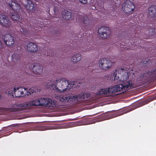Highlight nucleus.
<instances>
[{
  "mask_svg": "<svg viewBox=\"0 0 156 156\" xmlns=\"http://www.w3.org/2000/svg\"><path fill=\"white\" fill-rule=\"evenodd\" d=\"M83 83V80L80 81L76 80L70 83L69 80H67L66 78H62L53 81L51 84H48L47 87L51 90L53 89L56 92H61L68 89L69 84L74 85V87H79Z\"/></svg>",
  "mask_w": 156,
  "mask_h": 156,
  "instance_id": "1",
  "label": "nucleus"
},
{
  "mask_svg": "<svg viewBox=\"0 0 156 156\" xmlns=\"http://www.w3.org/2000/svg\"><path fill=\"white\" fill-rule=\"evenodd\" d=\"M90 97V94L88 93L82 92L79 95L74 94L68 95L66 96L63 97L62 101L69 105H73L76 103L78 101L82 100L86 101Z\"/></svg>",
  "mask_w": 156,
  "mask_h": 156,
  "instance_id": "2",
  "label": "nucleus"
},
{
  "mask_svg": "<svg viewBox=\"0 0 156 156\" xmlns=\"http://www.w3.org/2000/svg\"><path fill=\"white\" fill-rule=\"evenodd\" d=\"M10 0L7 3V6L9 10H12L14 12H12L10 11L9 14L14 22L19 20L20 16L18 13L21 12L22 8L19 4L12 0Z\"/></svg>",
  "mask_w": 156,
  "mask_h": 156,
  "instance_id": "3",
  "label": "nucleus"
},
{
  "mask_svg": "<svg viewBox=\"0 0 156 156\" xmlns=\"http://www.w3.org/2000/svg\"><path fill=\"white\" fill-rule=\"evenodd\" d=\"M36 101V106H45L48 108H53L55 106V102L54 101L47 98H40Z\"/></svg>",
  "mask_w": 156,
  "mask_h": 156,
  "instance_id": "4",
  "label": "nucleus"
},
{
  "mask_svg": "<svg viewBox=\"0 0 156 156\" xmlns=\"http://www.w3.org/2000/svg\"><path fill=\"white\" fill-rule=\"evenodd\" d=\"M139 79L144 83L155 80L156 79V69L141 74L139 77Z\"/></svg>",
  "mask_w": 156,
  "mask_h": 156,
  "instance_id": "5",
  "label": "nucleus"
},
{
  "mask_svg": "<svg viewBox=\"0 0 156 156\" xmlns=\"http://www.w3.org/2000/svg\"><path fill=\"white\" fill-rule=\"evenodd\" d=\"M113 87V91L114 93L119 91H125L126 90L130 89L132 87V84L131 81H124L122 83L117 84Z\"/></svg>",
  "mask_w": 156,
  "mask_h": 156,
  "instance_id": "6",
  "label": "nucleus"
},
{
  "mask_svg": "<svg viewBox=\"0 0 156 156\" xmlns=\"http://www.w3.org/2000/svg\"><path fill=\"white\" fill-rule=\"evenodd\" d=\"M18 26L20 27V35H21V36L22 38L25 39L26 37H27L29 35V28L34 29V26H32L31 24L30 25L28 24H25L20 22V23L19 24Z\"/></svg>",
  "mask_w": 156,
  "mask_h": 156,
  "instance_id": "7",
  "label": "nucleus"
},
{
  "mask_svg": "<svg viewBox=\"0 0 156 156\" xmlns=\"http://www.w3.org/2000/svg\"><path fill=\"white\" fill-rule=\"evenodd\" d=\"M135 7L134 4L129 0H126L124 2L122 7L124 12L130 14L133 13Z\"/></svg>",
  "mask_w": 156,
  "mask_h": 156,
  "instance_id": "8",
  "label": "nucleus"
},
{
  "mask_svg": "<svg viewBox=\"0 0 156 156\" xmlns=\"http://www.w3.org/2000/svg\"><path fill=\"white\" fill-rule=\"evenodd\" d=\"M26 90V88H23L22 87H19L16 88L14 87L13 88V90H11L8 91V94L10 95L14 96V94L15 96L17 97H20L22 95L24 96L25 95V91Z\"/></svg>",
  "mask_w": 156,
  "mask_h": 156,
  "instance_id": "9",
  "label": "nucleus"
},
{
  "mask_svg": "<svg viewBox=\"0 0 156 156\" xmlns=\"http://www.w3.org/2000/svg\"><path fill=\"white\" fill-rule=\"evenodd\" d=\"M99 63L100 67L104 70L110 68L112 65V62L109 59L105 58L101 59L99 61Z\"/></svg>",
  "mask_w": 156,
  "mask_h": 156,
  "instance_id": "10",
  "label": "nucleus"
},
{
  "mask_svg": "<svg viewBox=\"0 0 156 156\" xmlns=\"http://www.w3.org/2000/svg\"><path fill=\"white\" fill-rule=\"evenodd\" d=\"M98 32L101 37L104 38H108L110 34L109 28L106 27H101L98 30Z\"/></svg>",
  "mask_w": 156,
  "mask_h": 156,
  "instance_id": "11",
  "label": "nucleus"
},
{
  "mask_svg": "<svg viewBox=\"0 0 156 156\" xmlns=\"http://www.w3.org/2000/svg\"><path fill=\"white\" fill-rule=\"evenodd\" d=\"M76 21L79 23H83L84 24V26L85 29H86V27L87 28L90 25V21L86 16H80L78 17L76 19Z\"/></svg>",
  "mask_w": 156,
  "mask_h": 156,
  "instance_id": "12",
  "label": "nucleus"
},
{
  "mask_svg": "<svg viewBox=\"0 0 156 156\" xmlns=\"http://www.w3.org/2000/svg\"><path fill=\"white\" fill-rule=\"evenodd\" d=\"M0 22L5 27L9 28L12 26V22L8 17L3 15H0Z\"/></svg>",
  "mask_w": 156,
  "mask_h": 156,
  "instance_id": "13",
  "label": "nucleus"
},
{
  "mask_svg": "<svg viewBox=\"0 0 156 156\" xmlns=\"http://www.w3.org/2000/svg\"><path fill=\"white\" fill-rule=\"evenodd\" d=\"M37 105H36V101H35L18 104V106L21 109L30 108L32 106H35Z\"/></svg>",
  "mask_w": 156,
  "mask_h": 156,
  "instance_id": "14",
  "label": "nucleus"
},
{
  "mask_svg": "<svg viewBox=\"0 0 156 156\" xmlns=\"http://www.w3.org/2000/svg\"><path fill=\"white\" fill-rule=\"evenodd\" d=\"M4 41L5 43L8 46H11L14 43L13 37L9 34L5 35Z\"/></svg>",
  "mask_w": 156,
  "mask_h": 156,
  "instance_id": "15",
  "label": "nucleus"
},
{
  "mask_svg": "<svg viewBox=\"0 0 156 156\" xmlns=\"http://www.w3.org/2000/svg\"><path fill=\"white\" fill-rule=\"evenodd\" d=\"M32 69L35 74H40L43 72V67L39 64H35L32 67Z\"/></svg>",
  "mask_w": 156,
  "mask_h": 156,
  "instance_id": "16",
  "label": "nucleus"
},
{
  "mask_svg": "<svg viewBox=\"0 0 156 156\" xmlns=\"http://www.w3.org/2000/svg\"><path fill=\"white\" fill-rule=\"evenodd\" d=\"M113 87L112 86L109 88H105L100 89L98 92V94L99 95L107 94H108L113 93H114L113 91Z\"/></svg>",
  "mask_w": 156,
  "mask_h": 156,
  "instance_id": "17",
  "label": "nucleus"
},
{
  "mask_svg": "<svg viewBox=\"0 0 156 156\" xmlns=\"http://www.w3.org/2000/svg\"><path fill=\"white\" fill-rule=\"evenodd\" d=\"M27 49L29 52H34L36 51L37 50V45L32 42L29 43L27 45Z\"/></svg>",
  "mask_w": 156,
  "mask_h": 156,
  "instance_id": "18",
  "label": "nucleus"
},
{
  "mask_svg": "<svg viewBox=\"0 0 156 156\" xmlns=\"http://www.w3.org/2000/svg\"><path fill=\"white\" fill-rule=\"evenodd\" d=\"M148 12L152 17H154L156 15V5H153L148 8Z\"/></svg>",
  "mask_w": 156,
  "mask_h": 156,
  "instance_id": "19",
  "label": "nucleus"
},
{
  "mask_svg": "<svg viewBox=\"0 0 156 156\" xmlns=\"http://www.w3.org/2000/svg\"><path fill=\"white\" fill-rule=\"evenodd\" d=\"M62 16L63 19L65 20H68L71 16V13L66 10H64L62 13Z\"/></svg>",
  "mask_w": 156,
  "mask_h": 156,
  "instance_id": "20",
  "label": "nucleus"
},
{
  "mask_svg": "<svg viewBox=\"0 0 156 156\" xmlns=\"http://www.w3.org/2000/svg\"><path fill=\"white\" fill-rule=\"evenodd\" d=\"M81 58V55L79 53L76 54L72 56L71 60L74 63H76L80 60Z\"/></svg>",
  "mask_w": 156,
  "mask_h": 156,
  "instance_id": "21",
  "label": "nucleus"
},
{
  "mask_svg": "<svg viewBox=\"0 0 156 156\" xmlns=\"http://www.w3.org/2000/svg\"><path fill=\"white\" fill-rule=\"evenodd\" d=\"M27 4L25 6V7L29 10H32L34 7V3L31 1L30 0H26Z\"/></svg>",
  "mask_w": 156,
  "mask_h": 156,
  "instance_id": "22",
  "label": "nucleus"
},
{
  "mask_svg": "<svg viewBox=\"0 0 156 156\" xmlns=\"http://www.w3.org/2000/svg\"><path fill=\"white\" fill-rule=\"evenodd\" d=\"M109 114L110 115V118L116 117L119 116L121 114L119 112H115L114 111H111L109 112Z\"/></svg>",
  "mask_w": 156,
  "mask_h": 156,
  "instance_id": "23",
  "label": "nucleus"
},
{
  "mask_svg": "<svg viewBox=\"0 0 156 156\" xmlns=\"http://www.w3.org/2000/svg\"><path fill=\"white\" fill-rule=\"evenodd\" d=\"M109 114L110 115V118L116 117L119 116L121 114L119 112H115L114 111H111L109 112Z\"/></svg>",
  "mask_w": 156,
  "mask_h": 156,
  "instance_id": "24",
  "label": "nucleus"
},
{
  "mask_svg": "<svg viewBox=\"0 0 156 156\" xmlns=\"http://www.w3.org/2000/svg\"><path fill=\"white\" fill-rule=\"evenodd\" d=\"M12 61L14 62H16L20 60V55L14 53L12 55Z\"/></svg>",
  "mask_w": 156,
  "mask_h": 156,
  "instance_id": "25",
  "label": "nucleus"
},
{
  "mask_svg": "<svg viewBox=\"0 0 156 156\" xmlns=\"http://www.w3.org/2000/svg\"><path fill=\"white\" fill-rule=\"evenodd\" d=\"M26 90L25 91V95L27 94H31L33 93L35 91V90L34 89L33 87L28 88H26Z\"/></svg>",
  "mask_w": 156,
  "mask_h": 156,
  "instance_id": "26",
  "label": "nucleus"
},
{
  "mask_svg": "<svg viewBox=\"0 0 156 156\" xmlns=\"http://www.w3.org/2000/svg\"><path fill=\"white\" fill-rule=\"evenodd\" d=\"M54 54V52L51 50H49L47 52V55L48 56L55 57V54Z\"/></svg>",
  "mask_w": 156,
  "mask_h": 156,
  "instance_id": "27",
  "label": "nucleus"
},
{
  "mask_svg": "<svg viewBox=\"0 0 156 156\" xmlns=\"http://www.w3.org/2000/svg\"><path fill=\"white\" fill-rule=\"evenodd\" d=\"M116 74H115V73H114L113 74V77L114 78V80H118L119 79V77L116 76Z\"/></svg>",
  "mask_w": 156,
  "mask_h": 156,
  "instance_id": "28",
  "label": "nucleus"
},
{
  "mask_svg": "<svg viewBox=\"0 0 156 156\" xmlns=\"http://www.w3.org/2000/svg\"><path fill=\"white\" fill-rule=\"evenodd\" d=\"M79 1L81 3L83 4H86L87 3V0H79Z\"/></svg>",
  "mask_w": 156,
  "mask_h": 156,
  "instance_id": "29",
  "label": "nucleus"
},
{
  "mask_svg": "<svg viewBox=\"0 0 156 156\" xmlns=\"http://www.w3.org/2000/svg\"><path fill=\"white\" fill-rule=\"evenodd\" d=\"M56 8L55 7H54V12L55 13H56Z\"/></svg>",
  "mask_w": 156,
  "mask_h": 156,
  "instance_id": "30",
  "label": "nucleus"
},
{
  "mask_svg": "<svg viewBox=\"0 0 156 156\" xmlns=\"http://www.w3.org/2000/svg\"><path fill=\"white\" fill-rule=\"evenodd\" d=\"M147 62V61H143L142 63L143 64H145Z\"/></svg>",
  "mask_w": 156,
  "mask_h": 156,
  "instance_id": "31",
  "label": "nucleus"
},
{
  "mask_svg": "<svg viewBox=\"0 0 156 156\" xmlns=\"http://www.w3.org/2000/svg\"><path fill=\"white\" fill-rule=\"evenodd\" d=\"M2 43L1 42V41H0V48L2 46Z\"/></svg>",
  "mask_w": 156,
  "mask_h": 156,
  "instance_id": "32",
  "label": "nucleus"
},
{
  "mask_svg": "<svg viewBox=\"0 0 156 156\" xmlns=\"http://www.w3.org/2000/svg\"><path fill=\"white\" fill-rule=\"evenodd\" d=\"M88 51H89V49H87L85 51L84 50V51L85 52H87Z\"/></svg>",
  "mask_w": 156,
  "mask_h": 156,
  "instance_id": "33",
  "label": "nucleus"
},
{
  "mask_svg": "<svg viewBox=\"0 0 156 156\" xmlns=\"http://www.w3.org/2000/svg\"><path fill=\"white\" fill-rule=\"evenodd\" d=\"M86 33H85V34L84 33V34H83V36H85V35H86Z\"/></svg>",
  "mask_w": 156,
  "mask_h": 156,
  "instance_id": "34",
  "label": "nucleus"
},
{
  "mask_svg": "<svg viewBox=\"0 0 156 156\" xmlns=\"http://www.w3.org/2000/svg\"><path fill=\"white\" fill-rule=\"evenodd\" d=\"M129 78V76H126V79H127Z\"/></svg>",
  "mask_w": 156,
  "mask_h": 156,
  "instance_id": "35",
  "label": "nucleus"
},
{
  "mask_svg": "<svg viewBox=\"0 0 156 156\" xmlns=\"http://www.w3.org/2000/svg\"><path fill=\"white\" fill-rule=\"evenodd\" d=\"M135 33H138L137 31H136V32H135Z\"/></svg>",
  "mask_w": 156,
  "mask_h": 156,
  "instance_id": "36",
  "label": "nucleus"
},
{
  "mask_svg": "<svg viewBox=\"0 0 156 156\" xmlns=\"http://www.w3.org/2000/svg\"><path fill=\"white\" fill-rule=\"evenodd\" d=\"M34 1H38L39 0H34Z\"/></svg>",
  "mask_w": 156,
  "mask_h": 156,
  "instance_id": "37",
  "label": "nucleus"
},
{
  "mask_svg": "<svg viewBox=\"0 0 156 156\" xmlns=\"http://www.w3.org/2000/svg\"><path fill=\"white\" fill-rule=\"evenodd\" d=\"M94 7V9L92 8L93 9H95L96 8L95 7Z\"/></svg>",
  "mask_w": 156,
  "mask_h": 156,
  "instance_id": "38",
  "label": "nucleus"
},
{
  "mask_svg": "<svg viewBox=\"0 0 156 156\" xmlns=\"http://www.w3.org/2000/svg\"><path fill=\"white\" fill-rule=\"evenodd\" d=\"M93 69H92V71H93Z\"/></svg>",
  "mask_w": 156,
  "mask_h": 156,
  "instance_id": "39",
  "label": "nucleus"
}]
</instances>
